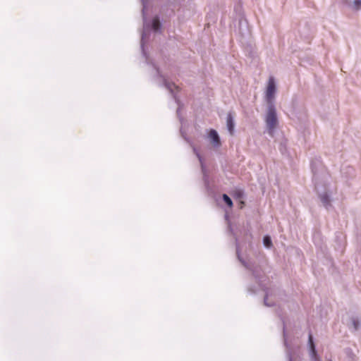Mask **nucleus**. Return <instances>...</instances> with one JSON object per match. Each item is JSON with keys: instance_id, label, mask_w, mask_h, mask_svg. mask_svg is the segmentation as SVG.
<instances>
[{"instance_id": "obj_1", "label": "nucleus", "mask_w": 361, "mask_h": 361, "mask_svg": "<svg viewBox=\"0 0 361 361\" xmlns=\"http://www.w3.org/2000/svg\"><path fill=\"white\" fill-rule=\"evenodd\" d=\"M266 123L271 133L276 128L278 124L276 110L273 105L269 107L266 116Z\"/></svg>"}, {"instance_id": "obj_2", "label": "nucleus", "mask_w": 361, "mask_h": 361, "mask_svg": "<svg viewBox=\"0 0 361 361\" xmlns=\"http://www.w3.org/2000/svg\"><path fill=\"white\" fill-rule=\"evenodd\" d=\"M276 91V85L274 79L273 77H270L268 81V85L266 91L267 99L269 102H271L274 97V93Z\"/></svg>"}, {"instance_id": "obj_3", "label": "nucleus", "mask_w": 361, "mask_h": 361, "mask_svg": "<svg viewBox=\"0 0 361 361\" xmlns=\"http://www.w3.org/2000/svg\"><path fill=\"white\" fill-rule=\"evenodd\" d=\"M209 137L210 138L211 143L213 145V146L219 147L221 145L220 138L215 130H210L209 133Z\"/></svg>"}, {"instance_id": "obj_4", "label": "nucleus", "mask_w": 361, "mask_h": 361, "mask_svg": "<svg viewBox=\"0 0 361 361\" xmlns=\"http://www.w3.org/2000/svg\"><path fill=\"white\" fill-rule=\"evenodd\" d=\"M227 128L231 135H233L234 133V121L231 114H228L227 116Z\"/></svg>"}, {"instance_id": "obj_5", "label": "nucleus", "mask_w": 361, "mask_h": 361, "mask_svg": "<svg viewBox=\"0 0 361 361\" xmlns=\"http://www.w3.org/2000/svg\"><path fill=\"white\" fill-rule=\"evenodd\" d=\"M309 343L310 345V349H311V351L312 353V356L316 357L317 353H316L315 346H314V344L313 342V338H312V336L311 334H310V335H309Z\"/></svg>"}, {"instance_id": "obj_6", "label": "nucleus", "mask_w": 361, "mask_h": 361, "mask_svg": "<svg viewBox=\"0 0 361 361\" xmlns=\"http://www.w3.org/2000/svg\"><path fill=\"white\" fill-rule=\"evenodd\" d=\"M232 196L235 200H239L243 197L244 193L241 190H235L233 192Z\"/></svg>"}, {"instance_id": "obj_7", "label": "nucleus", "mask_w": 361, "mask_h": 361, "mask_svg": "<svg viewBox=\"0 0 361 361\" xmlns=\"http://www.w3.org/2000/svg\"><path fill=\"white\" fill-rule=\"evenodd\" d=\"M161 23L158 18H154L152 20V28L154 31H158L160 29Z\"/></svg>"}, {"instance_id": "obj_8", "label": "nucleus", "mask_w": 361, "mask_h": 361, "mask_svg": "<svg viewBox=\"0 0 361 361\" xmlns=\"http://www.w3.org/2000/svg\"><path fill=\"white\" fill-rule=\"evenodd\" d=\"M223 200H224V202L226 203V204L229 207H232L233 206V202L232 200H231V198L226 194H224L223 195Z\"/></svg>"}, {"instance_id": "obj_9", "label": "nucleus", "mask_w": 361, "mask_h": 361, "mask_svg": "<svg viewBox=\"0 0 361 361\" xmlns=\"http://www.w3.org/2000/svg\"><path fill=\"white\" fill-rule=\"evenodd\" d=\"M263 241L266 247H269L271 245V240L269 236H265Z\"/></svg>"}, {"instance_id": "obj_10", "label": "nucleus", "mask_w": 361, "mask_h": 361, "mask_svg": "<svg viewBox=\"0 0 361 361\" xmlns=\"http://www.w3.org/2000/svg\"><path fill=\"white\" fill-rule=\"evenodd\" d=\"M354 6L356 10L359 9L361 6V0H355Z\"/></svg>"}, {"instance_id": "obj_11", "label": "nucleus", "mask_w": 361, "mask_h": 361, "mask_svg": "<svg viewBox=\"0 0 361 361\" xmlns=\"http://www.w3.org/2000/svg\"><path fill=\"white\" fill-rule=\"evenodd\" d=\"M245 206V202L243 200H239V208L243 209Z\"/></svg>"}, {"instance_id": "obj_12", "label": "nucleus", "mask_w": 361, "mask_h": 361, "mask_svg": "<svg viewBox=\"0 0 361 361\" xmlns=\"http://www.w3.org/2000/svg\"><path fill=\"white\" fill-rule=\"evenodd\" d=\"M267 298H264V302L267 304Z\"/></svg>"}]
</instances>
